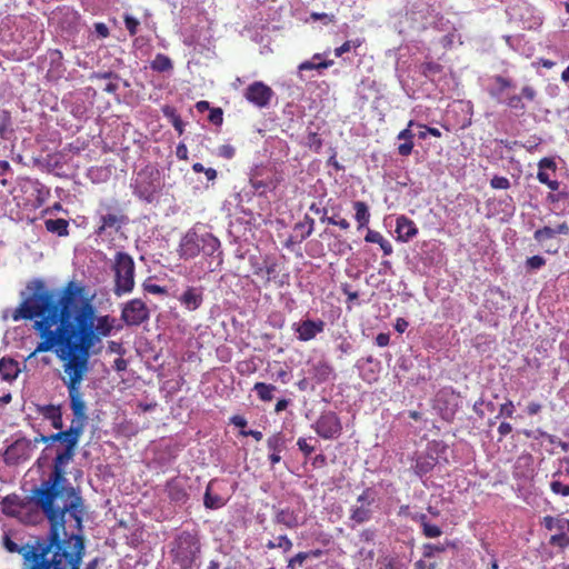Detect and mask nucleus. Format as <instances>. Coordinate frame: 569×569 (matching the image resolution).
Listing matches in <instances>:
<instances>
[{
    "mask_svg": "<svg viewBox=\"0 0 569 569\" xmlns=\"http://www.w3.org/2000/svg\"><path fill=\"white\" fill-rule=\"evenodd\" d=\"M201 251V248L198 243V236L196 232L187 233L183 236L180 243V257L181 259H194L198 253Z\"/></svg>",
    "mask_w": 569,
    "mask_h": 569,
    "instance_id": "obj_19",
    "label": "nucleus"
},
{
    "mask_svg": "<svg viewBox=\"0 0 569 569\" xmlns=\"http://www.w3.org/2000/svg\"><path fill=\"white\" fill-rule=\"evenodd\" d=\"M365 241L368 243L379 244V247H380L382 253H385V256H390L393 253L392 243L389 242L388 239L383 238V236L379 231L367 228Z\"/></svg>",
    "mask_w": 569,
    "mask_h": 569,
    "instance_id": "obj_25",
    "label": "nucleus"
},
{
    "mask_svg": "<svg viewBox=\"0 0 569 569\" xmlns=\"http://www.w3.org/2000/svg\"><path fill=\"white\" fill-rule=\"evenodd\" d=\"M274 390L276 386L272 383L257 382L253 385V391L262 402L272 401Z\"/></svg>",
    "mask_w": 569,
    "mask_h": 569,
    "instance_id": "obj_33",
    "label": "nucleus"
},
{
    "mask_svg": "<svg viewBox=\"0 0 569 569\" xmlns=\"http://www.w3.org/2000/svg\"><path fill=\"white\" fill-rule=\"evenodd\" d=\"M333 64V60H322L320 62H315L312 60H305L301 64L298 66V70H321L329 68Z\"/></svg>",
    "mask_w": 569,
    "mask_h": 569,
    "instance_id": "obj_37",
    "label": "nucleus"
},
{
    "mask_svg": "<svg viewBox=\"0 0 569 569\" xmlns=\"http://www.w3.org/2000/svg\"><path fill=\"white\" fill-rule=\"evenodd\" d=\"M33 450L34 443L30 439L19 438L6 449V461L12 463L26 461L32 456Z\"/></svg>",
    "mask_w": 569,
    "mask_h": 569,
    "instance_id": "obj_11",
    "label": "nucleus"
},
{
    "mask_svg": "<svg viewBox=\"0 0 569 569\" xmlns=\"http://www.w3.org/2000/svg\"><path fill=\"white\" fill-rule=\"evenodd\" d=\"M415 520L420 522L422 528V535L429 539L438 538L441 535L439 526L429 522L428 516L420 513L413 517Z\"/></svg>",
    "mask_w": 569,
    "mask_h": 569,
    "instance_id": "obj_28",
    "label": "nucleus"
},
{
    "mask_svg": "<svg viewBox=\"0 0 569 569\" xmlns=\"http://www.w3.org/2000/svg\"><path fill=\"white\" fill-rule=\"evenodd\" d=\"M297 447L298 450H300L305 457H310V455H312L316 450L315 446L309 445L306 438L297 439Z\"/></svg>",
    "mask_w": 569,
    "mask_h": 569,
    "instance_id": "obj_47",
    "label": "nucleus"
},
{
    "mask_svg": "<svg viewBox=\"0 0 569 569\" xmlns=\"http://www.w3.org/2000/svg\"><path fill=\"white\" fill-rule=\"evenodd\" d=\"M537 179L539 182L548 186L551 191H557L559 189L558 180H550L549 173L543 170H538Z\"/></svg>",
    "mask_w": 569,
    "mask_h": 569,
    "instance_id": "obj_43",
    "label": "nucleus"
},
{
    "mask_svg": "<svg viewBox=\"0 0 569 569\" xmlns=\"http://www.w3.org/2000/svg\"><path fill=\"white\" fill-rule=\"evenodd\" d=\"M37 412L42 416L43 419L51 421V425L54 429L61 430L62 422V413L60 406L54 405H44L38 406Z\"/></svg>",
    "mask_w": 569,
    "mask_h": 569,
    "instance_id": "obj_22",
    "label": "nucleus"
},
{
    "mask_svg": "<svg viewBox=\"0 0 569 569\" xmlns=\"http://www.w3.org/2000/svg\"><path fill=\"white\" fill-rule=\"evenodd\" d=\"M395 231L399 242H408L418 234L416 223L405 216L397 217Z\"/></svg>",
    "mask_w": 569,
    "mask_h": 569,
    "instance_id": "obj_14",
    "label": "nucleus"
},
{
    "mask_svg": "<svg viewBox=\"0 0 569 569\" xmlns=\"http://www.w3.org/2000/svg\"><path fill=\"white\" fill-rule=\"evenodd\" d=\"M308 559V555L305 551L297 552L296 556L288 560V568L293 569L296 563L301 566Z\"/></svg>",
    "mask_w": 569,
    "mask_h": 569,
    "instance_id": "obj_53",
    "label": "nucleus"
},
{
    "mask_svg": "<svg viewBox=\"0 0 569 569\" xmlns=\"http://www.w3.org/2000/svg\"><path fill=\"white\" fill-rule=\"evenodd\" d=\"M550 490L552 493L558 496L568 497L569 496V486L565 485L559 480H552L550 482Z\"/></svg>",
    "mask_w": 569,
    "mask_h": 569,
    "instance_id": "obj_44",
    "label": "nucleus"
},
{
    "mask_svg": "<svg viewBox=\"0 0 569 569\" xmlns=\"http://www.w3.org/2000/svg\"><path fill=\"white\" fill-rule=\"evenodd\" d=\"M326 323L322 319H302L292 325L297 340L300 342H309L323 332Z\"/></svg>",
    "mask_w": 569,
    "mask_h": 569,
    "instance_id": "obj_9",
    "label": "nucleus"
},
{
    "mask_svg": "<svg viewBox=\"0 0 569 569\" xmlns=\"http://www.w3.org/2000/svg\"><path fill=\"white\" fill-rule=\"evenodd\" d=\"M315 223L316 222H315L313 218H311L309 216H305L303 222H298L296 224V228H303L305 226H308L307 232L302 233V239H306L315 231Z\"/></svg>",
    "mask_w": 569,
    "mask_h": 569,
    "instance_id": "obj_48",
    "label": "nucleus"
},
{
    "mask_svg": "<svg viewBox=\"0 0 569 569\" xmlns=\"http://www.w3.org/2000/svg\"><path fill=\"white\" fill-rule=\"evenodd\" d=\"M11 128V114L9 111L3 110L0 114V138L7 139V132Z\"/></svg>",
    "mask_w": 569,
    "mask_h": 569,
    "instance_id": "obj_39",
    "label": "nucleus"
},
{
    "mask_svg": "<svg viewBox=\"0 0 569 569\" xmlns=\"http://www.w3.org/2000/svg\"><path fill=\"white\" fill-rule=\"evenodd\" d=\"M310 19L312 20H322L325 24L333 22V16L328 14L326 12H311Z\"/></svg>",
    "mask_w": 569,
    "mask_h": 569,
    "instance_id": "obj_58",
    "label": "nucleus"
},
{
    "mask_svg": "<svg viewBox=\"0 0 569 569\" xmlns=\"http://www.w3.org/2000/svg\"><path fill=\"white\" fill-rule=\"evenodd\" d=\"M162 114H164L166 118L171 120V123L177 132L179 134H182L183 132V121L181 120V117L179 113H177L176 109L173 107L166 106L162 109Z\"/></svg>",
    "mask_w": 569,
    "mask_h": 569,
    "instance_id": "obj_35",
    "label": "nucleus"
},
{
    "mask_svg": "<svg viewBox=\"0 0 569 569\" xmlns=\"http://www.w3.org/2000/svg\"><path fill=\"white\" fill-rule=\"evenodd\" d=\"M180 302L184 309L196 311L203 302V295L200 288L189 287L180 297Z\"/></svg>",
    "mask_w": 569,
    "mask_h": 569,
    "instance_id": "obj_20",
    "label": "nucleus"
},
{
    "mask_svg": "<svg viewBox=\"0 0 569 569\" xmlns=\"http://www.w3.org/2000/svg\"><path fill=\"white\" fill-rule=\"evenodd\" d=\"M495 82H496V84L499 86V88H498V90H496V92H492V96H501L505 90H507L513 86L511 83L510 79L503 78L501 76H496Z\"/></svg>",
    "mask_w": 569,
    "mask_h": 569,
    "instance_id": "obj_45",
    "label": "nucleus"
},
{
    "mask_svg": "<svg viewBox=\"0 0 569 569\" xmlns=\"http://www.w3.org/2000/svg\"><path fill=\"white\" fill-rule=\"evenodd\" d=\"M166 492L168 498L174 503H184L189 498L188 491L184 488V481L180 478L167 481Z\"/></svg>",
    "mask_w": 569,
    "mask_h": 569,
    "instance_id": "obj_17",
    "label": "nucleus"
},
{
    "mask_svg": "<svg viewBox=\"0 0 569 569\" xmlns=\"http://www.w3.org/2000/svg\"><path fill=\"white\" fill-rule=\"evenodd\" d=\"M319 438L331 440L340 437L343 431V425L335 411H325L318 417L316 422L311 425Z\"/></svg>",
    "mask_w": 569,
    "mask_h": 569,
    "instance_id": "obj_6",
    "label": "nucleus"
},
{
    "mask_svg": "<svg viewBox=\"0 0 569 569\" xmlns=\"http://www.w3.org/2000/svg\"><path fill=\"white\" fill-rule=\"evenodd\" d=\"M381 569H400V565L396 561L395 558H385Z\"/></svg>",
    "mask_w": 569,
    "mask_h": 569,
    "instance_id": "obj_64",
    "label": "nucleus"
},
{
    "mask_svg": "<svg viewBox=\"0 0 569 569\" xmlns=\"http://www.w3.org/2000/svg\"><path fill=\"white\" fill-rule=\"evenodd\" d=\"M120 319L129 327H138L149 319V309L144 301L132 299L124 303Z\"/></svg>",
    "mask_w": 569,
    "mask_h": 569,
    "instance_id": "obj_7",
    "label": "nucleus"
},
{
    "mask_svg": "<svg viewBox=\"0 0 569 569\" xmlns=\"http://www.w3.org/2000/svg\"><path fill=\"white\" fill-rule=\"evenodd\" d=\"M217 480H212L209 482L207 487V491H204L203 495V506L204 508L209 510H217L224 506L227 502V499L223 497H220L218 493L213 492V486L217 485Z\"/></svg>",
    "mask_w": 569,
    "mask_h": 569,
    "instance_id": "obj_24",
    "label": "nucleus"
},
{
    "mask_svg": "<svg viewBox=\"0 0 569 569\" xmlns=\"http://www.w3.org/2000/svg\"><path fill=\"white\" fill-rule=\"evenodd\" d=\"M128 222V217L120 209L106 212L100 216V226L94 230L97 237H102L106 230L113 229L116 232Z\"/></svg>",
    "mask_w": 569,
    "mask_h": 569,
    "instance_id": "obj_12",
    "label": "nucleus"
},
{
    "mask_svg": "<svg viewBox=\"0 0 569 569\" xmlns=\"http://www.w3.org/2000/svg\"><path fill=\"white\" fill-rule=\"evenodd\" d=\"M557 234H569V226L567 222L558 223L556 227L538 228L535 231L533 238L539 244H542Z\"/></svg>",
    "mask_w": 569,
    "mask_h": 569,
    "instance_id": "obj_18",
    "label": "nucleus"
},
{
    "mask_svg": "<svg viewBox=\"0 0 569 569\" xmlns=\"http://www.w3.org/2000/svg\"><path fill=\"white\" fill-rule=\"evenodd\" d=\"M143 289L146 292L151 295H167V288L152 282H144Z\"/></svg>",
    "mask_w": 569,
    "mask_h": 569,
    "instance_id": "obj_50",
    "label": "nucleus"
},
{
    "mask_svg": "<svg viewBox=\"0 0 569 569\" xmlns=\"http://www.w3.org/2000/svg\"><path fill=\"white\" fill-rule=\"evenodd\" d=\"M111 271L113 273L112 292L117 297L130 295L134 288V262L126 251L113 254Z\"/></svg>",
    "mask_w": 569,
    "mask_h": 569,
    "instance_id": "obj_5",
    "label": "nucleus"
},
{
    "mask_svg": "<svg viewBox=\"0 0 569 569\" xmlns=\"http://www.w3.org/2000/svg\"><path fill=\"white\" fill-rule=\"evenodd\" d=\"M353 210H356V221L358 223V230L368 228L370 213L368 206L363 201H356L352 203Z\"/></svg>",
    "mask_w": 569,
    "mask_h": 569,
    "instance_id": "obj_31",
    "label": "nucleus"
},
{
    "mask_svg": "<svg viewBox=\"0 0 569 569\" xmlns=\"http://www.w3.org/2000/svg\"><path fill=\"white\" fill-rule=\"evenodd\" d=\"M49 56V68L47 70L46 78L49 81H57L62 78L66 68L62 64V53L59 49H51L48 51Z\"/></svg>",
    "mask_w": 569,
    "mask_h": 569,
    "instance_id": "obj_15",
    "label": "nucleus"
},
{
    "mask_svg": "<svg viewBox=\"0 0 569 569\" xmlns=\"http://www.w3.org/2000/svg\"><path fill=\"white\" fill-rule=\"evenodd\" d=\"M361 46V40H349L342 43V46L333 49L336 57H342L345 53L350 52L352 49H358Z\"/></svg>",
    "mask_w": 569,
    "mask_h": 569,
    "instance_id": "obj_38",
    "label": "nucleus"
},
{
    "mask_svg": "<svg viewBox=\"0 0 569 569\" xmlns=\"http://www.w3.org/2000/svg\"><path fill=\"white\" fill-rule=\"evenodd\" d=\"M48 232L53 234L66 237L69 234V222L66 219H48L44 222Z\"/></svg>",
    "mask_w": 569,
    "mask_h": 569,
    "instance_id": "obj_30",
    "label": "nucleus"
},
{
    "mask_svg": "<svg viewBox=\"0 0 569 569\" xmlns=\"http://www.w3.org/2000/svg\"><path fill=\"white\" fill-rule=\"evenodd\" d=\"M68 389L70 409L73 420L68 430L48 436V443L60 441L66 449L58 453L53 460V470L48 480L34 487L31 491V501L41 509L49 522V530L44 536H38L19 545V548L39 549L53 552H72L84 555V538L82 535L83 505L82 498L69 488V500L63 499L62 490L66 479L63 466L74 457V450L82 436L88 415L82 399L81 383L62 379Z\"/></svg>",
    "mask_w": 569,
    "mask_h": 569,
    "instance_id": "obj_2",
    "label": "nucleus"
},
{
    "mask_svg": "<svg viewBox=\"0 0 569 569\" xmlns=\"http://www.w3.org/2000/svg\"><path fill=\"white\" fill-rule=\"evenodd\" d=\"M12 319L33 320L39 342L31 356L53 352L62 362L68 380L82 382L92 355L101 351L103 337L110 336L114 318L97 317L86 287L69 281L61 290L34 291L12 313Z\"/></svg>",
    "mask_w": 569,
    "mask_h": 569,
    "instance_id": "obj_1",
    "label": "nucleus"
},
{
    "mask_svg": "<svg viewBox=\"0 0 569 569\" xmlns=\"http://www.w3.org/2000/svg\"><path fill=\"white\" fill-rule=\"evenodd\" d=\"M218 156L231 159L234 156V149L231 144H222L218 149Z\"/></svg>",
    "mask_w": 569,
    "mask_h": 569,
    "instance_id": "obj_55",
    "label": "nucleus"
},
{
    "mask_svg": "<svg viewBox=\"0 0 569 569\" xmlns=\"http://www.w3.org/2000/svg\"><path fill=\"white\" fill-rule=\"evenodd\" d=\"M525 264H527V268L529 270H539L540 268H542L546 264V260L541 256H533V257L528 258L527 262H525Z\"/></svg>",
    "mask_w": 569,
    "mask_h": 569,
    "instance_id": "obj_46",
    "label": "nucleus"
},
{
    "mask_svg": "<svg viewBox=\"0 0 569 569\" xmlns=\"http://www.w3.org/2000/svg\"><path fill=\"white\" fill-rule=\"evenodd\" d=\"M389 339L390 337L388 333L381 332L378 336H376L375 343L380 348H385L389 345Z\"/></svg>",
    "mask_w": 569,
    "mask_h": 569,
    "instance_id": "obj_63",
    "label": "nucleus"
},
{
    "mask_svg": "<svg viewBox=\"0 0 569 569\" xmlns=\"http://www.w3.org/2000/svg\"><path fill=\"white\" fill-rule=\"evenodd\" d=\"M549 545L557 546L562 549L567 548L569 546V537L567 536V532H558L551 535Z\"/></svg>",
    "mask_w": 569,
    "mask_h": 569,
    "instance_id": "obj_40",
    "label": "nucleus"
},
{
    "mask_svg": "<svg viewBox=\"0 0 569 569\" xmlns=\"http://www.w3.org/2000/svg\"><path fill=\"white\" fill-rule=\"evenodd\" d=\"M515 415V405L513 401L507 400L503 405L500 406L499 416L498 417H507L512 418Z\"/></svg>",
    "mask_w": 569,
    "mask_h": 569,
    "instance_id": "obj_52",
    "label": "nucleus"
},
{
    "mask_svg": "<svg viewBox=\"0 0 569 569\" xmlns=\"http://www.w3.org/2000/svg\"><path fill=\"white\" fill-rule=\"evenodd\" d=\"M445 545H431L427 543L422 546V555L425 559H431L436 556L437 552H445Z\"/></svg>",
    "mask_w": 569,
    "mask_h": 569,
    "instance_id": "obj_41",
    "label": "nucleus"
},
{
    "mask_svg": "<svg viewBox=\"0 0 569 569\" xmlns=\"http://www.w3.org/2000/svg\"><path fill=\"white\" fill-rule=\"evenodd\" d=\"M537 91L531 86H525L521 90V94L508 96L503 103L507 104L508 108L523 114L525 113V103L523 100L532 102L536 100Z\"/></svg>",
    "mask_w": 569,
    "mask_h": 569,
    "instance_id": "obj_13",
    "label": "nucleus"
},
{
    "mask_svg": "<svg viewBox=\"0 0 569 569\" xmlns=\"http://www.w3.org/2000/svg\"><path fill=\"white\" fill-rule=\"evenodd\" d=\"M491 187L493 189H500V190H507L509 187H510V181L508 180V178L506 177H502V176H493V178L491 179Z\"/></svg>",
    "mask_w": 569,
    "mask_h": 569,
    "instance_id": "obj_49",
    "label": "nucleus"
},
{
    "mask_svg": "<svg viewBox=\"0 0 569 569\" xmlns=\"http://www.w3.org/2000/svg\"><path fill=\"white\" fill-rule=\"evenodd\" d=\"M546 530H557L558 532H569V519L562 516H546L541 521Z\"/></svg>",
    "mask_w": 569,
    "mask_h": 569,
    "instance_id": "obj_26",
    "label": "nucleus"
},
{
    "mask_svg": "<svg viewBox=\"0 0 569 569\" xmlns=\"http://www.w3.org/2000/svg\"><path fill=\"white\" fill-rule=\"evenodd\" d=\"M19 373V365L13 359H1L0 360V376L4 380H14Z\"/></svg>",
    "mask_w": 569,
    "mask_h": 569,
    "instance_id": "obj_29",
    "label": "nucleus"
},
{
    "mask_svg": "<svg viewBox=\"0 0 569 569\" xmlns=\"http://www.w3.org/2000/svg\"><path fill=\"white\" fill-rule=\"evenodd\" d=\"M151 68L156 72H168L173 69L172 60L164 53H156L151 62Z\"/></svg>",
    "mask_w": 569,
    "mask_h": 569,
    "instance_id": "obj_34",
    "label": "nucleus"
},
{
    "mask_svg": "<svg viewBox=\"0 0 569 569\" xmlns=\"http://www.w3.org/2000/svg\"><path fill=\"white\" fill-rule=\"evenodd\" d=\"M209 121L214 126H220L223 122V111L220 108H211Z\"/></svg>",
    "mask_w": 569,
    "mask_h": 569,
    "instance_id": "obj_51",
    "label": "nucleus"
},
{
    "mask_svg": "<svg viewBox=\"0 0 569 569\" xmlns=\"http://www.w3.org/2000/svg\"><path fill=\"white\" fill-rule=\"evenodd\" d=\"M274 522L286 526L288 528H295L298 526L297 516L293 510L279 509L274 513Z\"/></svg>",
    "mask_w": 569,
    "mask_h": 569,
    "instance_id": "obj_32",
    "label": "nucleus"
},
{
    "mask_svg": "<svg viewBox=\"0 0 569 569\" xmlns=\"http://www.w3.org/2000/svg\"><path fill=\"white\" fill-rule=\"evenodd\" d=\"M332 373V366L325 360H320L312 365L310 369L311 379H313L317 385H322L323 382L328 381Z\"/></svg>",
    "mask_w": 569,
    "mask_h": 569,
    "instance_id": "obj_23",
    "label": "nucleus"
},
{
    "mask_svg": "<svg viewBox=\"0 0 569 569\" xmlns=\"http://www.w3.org/2000/svg\"><path fill=\"white\" fill-rule=\"evenodd\" d=\"M2 547L6 552L20 556V569H81L84 555L19 548L10 533H3Z\"/></svg>",
    "mask_w": 569,
    "mask_h": 569,
    "instance_id": "obj_3",
    "label": "nucleus"
},
{
    "mask_svg": "<svg viewBox=\"0 0 569 569\" xmlns=\"http://www.w3.org/2000/svg\"><path fill=\"white\" fill-rule=\"evenodd\" d=\"M188 148L184 143H179L176 147V157L180 160H188Z\"/></svg>",
    "mask_w": 569,
    "mask_h": 569,
    "instance_id": "obj_61",
    "label": "nucleus"
},
{
    "mask_svg": "<svg viewBox=\"0 0 569 569\" xmlns=\"http://www.w3.org/2000/svg\"><path fill=\"white\" fill-rule=\"evenodd\" d=\"M512 430L513 427L509 422H501L498 428V432L500 435L499 440H501L503 437H507Z\"/></svg>",
    "mask_w": 569,
    "mask_h": 569,
    "instance_id": "obj_60",
    "label": "nucleus"
},
{
    "mask_svg": "<svg viewBox=\"0 0 569 569\" xmlns=\"http://www.w3.org/2000/svg\"><path fill=\"white\" fill-rule=\"evenodd\" d=\"M325 222H328L331 226H337L343 230H347L350 228V222L348 220H346L345 218L333 219V217H328V218H326Z\"/></svg>",
    "mask_w": 569,
    "mask_h": 569,
    "instance_id": "obj_54",
    "label": "nucleus"
},
{
    "mask_svg": "<svg viewBox=\"0 0 569 569\" xmlns=\"http://www.w3.org/2000/svg\"><path fill=\"white\" fill-rule=\"evenodd\" d=\"M201 555V541L194 531L183 530L172 541V562L180 569H191Z\"/></svg>",
    "mask_w": 569,
    "mask_h": 569,
    "instance_id": "obj_4",
    "label": "nucleus"
},
{
    "mask_svg": "<svg viewBox=\"0 0 569 569\" xmlns=\"http://www.w3.org/2000/svg\"><path fill=\"white\" fill-rule=\"evenodd\" d=\"M267 448L271 453H269L268 459L272 466L279 463L281 461V451L286 449V438H283L281 432H276L267 438Z\"/></svg>",
    "mask_w": 569,
    "mask_h": 569,
    "instance_id": "obj_16",
    "label": "nucleus"
},
{
    "mask_svg": "<svg viewBox=\"0 0 569 569\" xmlns=\"http://www.w3.org/2000/svg\"><path fill=\"white\" fill-rule=\"evenodd\" d=\"M273 97V90L271 87L262 81H254L248 84L244 90V98L247 102L252 103L259 109L268 107Z\"/></svg>",
    "mask_w": 569,
    "mask_h": 569,
    "instance_id": "obj_8",
    "label": "nucleus"
},
{
    "mask_svg": "<svg viewBox=\"0 0 569 569\" xmlns=\"http://www.w3.org/2000/svg\"><path fill=\"white\" fill-rule=\"evenodd\" d=\"M309 210H310L311 212H313L315 214H317V216H321V220H322V222H325V221H326V218H328V217H329V216H327V209H326V208H321V207H319V204H318V203H311V204L309 206Z\"/></svg>",
    "mask_w": 569,
    "mask_h": 569,
    "instance_id": "obj_59",
    "label": "nucleus"
},
{
    "mask_svg": "<svg viewBox=\"0 0 569 569\" xmlns=\"http://www.w3.org/2000/svg\"><path fill=\"white\" fill-rule=\"evenodd\" d=\"M342 292L347 296V303L357 301L359 298V293L357 291H351L350 286L347 283L342 286Z\"/></svg>",
    "mask_w": 569,
    "mask_h": 569,
    "instance_id": "obj_57",
    "label": "nucleus"
},
{
    "mask_svg": "<svg viewBox=\"0 0 569 569\" xmlns=\"http://www.w3.org/2000/svg\"><path fill=\"white\" fill-rule=\"evenodd\" d=\"M372 489L367 488L362 493L359 495L357 501L359 506H353L350 509V520L358 525L368 522L372 517V509L370 506L373 503Z\"/></svg>",
    "mask_w": 569,
    "mask_h": 569,
    "instance_id": "obj_10",
    "label": "nucleus"
},
{
    "mask_svg": "<svg viewBox=\"0 0 569 569\" xmlns=\"http://www.w3.org/2000/svg\"><path fill=\"white\" fill-rule=\"evenodd\" d=\"M94 30H96L98 37L106 38V37L110 36L109 28L104 23H102V22L96 23L94 24Z\"/></svg>",
    "mask_w": 569,
    "mask_h": 569,
    "instance_id": "obj_62",
    "label": "nucleus"
},
{
    "mask_svg": "<svg viewBox=\"0 0 569 569\" xmlns=\"http://www.w3.org/2000/svg\"><path fill=\"white\" fill-rule=\"evenodd\" d=\"M420 71L425 78L433 79L443 72V67L436 61H425Z\"/></svg>",
    "mask_w": 569,
    "mask_h": 569,
    "instance_id": "obj_36",
    "label": "nucleus"
},
{
    "mask_svg": "<svg viewBox=\"0 0 569 569\" xmlns=\"http://www.w3.org/2000/svg\"><path fill=\"white\" fill-rule=\"evenodd\" d=\"M278 546L280 549H282V551L289 552L290 549L293 547V543L291 542L287 535H281L278 538Z\"/></svg>",
    "mask_w": 569,
    "mask_h": 569,
    "instance_id": "obj_56",
    "label": "nucleus"
},
{
    "mask_svg": "<svg viewBox=\"0 0 569 569\" xmlns=\"http://www.w3.org/2000/svg\"><path fill=\"white\" fill-rule=\"evenodd\" d=\"M126 30L129 31L130 36L133 37L138 33V29L140 22L138 18H133L132 16L126 13L123 17Z\"/></svg>",
    "mask_w": 569,
    "mask_h": 569,
    "instance_id": "obj_42",
    "label": "nucleus"
},
{
    "mask_svg": "<svg viewBox=\"0 0 569 569\" xmlns=\"http://www.w3.org/2000/svg\"><path fill=\"white\" fill-rule=\"evenodd\" d=\"M436 458L432 456H418L413 465V471L418 477H423L436 467Z\"/></svg>",
    "mask_w": 569,
    "mask_h": 569,
    "instance_id": "obj_27",
    "label": "nucleus"
},
{
    "mask_svg": "<svg viewBox=\"0 0 569 569\" xmlns=\"http://www.w3.org/2000/svg\"><path fill=\"white\" fill-rule=\"evenodd\" d=\"M415 126V120H409L408 127L397 134V139L403 140L402 143L397 147V151L401 157H409L411 154L412 149L415 148V133L411 131V128Z\"/></svg>",
    "mask_w": 569,
    "mask_h": 569,
    "instance_id": "obj_21",
    "label": "nucleus"
}]
</instances>
